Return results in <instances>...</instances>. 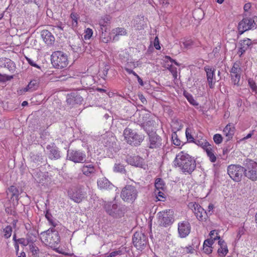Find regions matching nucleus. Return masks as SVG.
Returning a JSON list of instances; mask_svg holds the SVG:
<instances>
[{"label": "nucleus", "mask_w": 257, "mask_h": 257, "mask_svg": "<svg viewBox=\"0 0 257 257\" xmlns=\"http://www.w3.org/2000/svg\"><path fill=\"white\" fill-rule=\"evenodd\" d=\"M173 164L175 167H178L185 174H191L196 167L194 158L184 151L176 155Z\"/></svg>", "instance_id": "f257e3e1"}, {"label": "nucleus", "mask_w": 257, "mask_h": 257, "mask_svg": "<svg viewBox=\"0 0 257 257\" xmlns=\"http://www.w3.org/2000/svg\"><path fill=\"white\" fill-rule=\"evenodd\" d=\"M41 234L44 236L43 242L51 248L57 247L60 241L58 231L54 228H50Z\"/></svg>", "instance_id": "f03ea898"}, {"label": "nucleus", "mask_w": 257, "mask_h": 257, "mask_svg": "<svg viewBox=\"0 0 257 257\" xmlns=\"http://www.w3.org/2000/svg\"><path fill=\"white\" fill-rule=\"evenodd\" d=\"M123 135L127 143L133 146H140L144 140V136L128 127L124 129Z\"/></svg>", "instance_id": "7ed1b4c3"}, {"label": "nucleus", "mask_w": 257, "mask_h": 257, "mask_svg": "<svg viewBox=\"0 0 257 257\" xmlns=\"http://www.w3.org/2000/svg\"><path fill=\"white\" fill-rule=\"evenodd\" d=\"M139 191L136 186L127 185L121 191L120 197L122 200L128 203H133L138 196Z\"/></svg>", "instance_id": "20e7f679"}, {"label": "nucleus", "mask_w": 257, "mask_h": 257, "mask_svg": "<svg viewBox=\"0 0 257 257\" xmlns=\"http://www.w3.org/2000/svg\"><path fill=\"white\" fill-rule=\"evenodd\" d=\"M68 195L74 202L79 203L87 197V193L84 187L81 185H77L69 188Z\"/></svg>", "instance_id": "39448f33"}, {"label": "nucleus", "mask_w": 257, "mask_h": 257, "mask_svg": "<svg viewBox=\"0 0 257 257\" xmlns=\"http://www.w3.org/2000/svg\"><path fill=\"white\" fill-rule=\"evenodd\" d=\"M51 57V63L55 68L63 69L66 67L68 64V56L62 51L53 52Z\"/></svg>", "instance_id": "423d86ee"}, {"label": "nucleus", "mask_w": 257, "mask_h": 257, "mask_svg": "<svg viewBox=\"0 0 257 257\" xmlns=\"http://www.w3.org/2000/svg\"><path fill=\"white\" fill-rule=\"evenodd\" d=\"M244 175L254 181L257 180V163L252 160L246 159L243 164Z\"/></svg>", "instance_id": "0eeeda50"}, {"label": "nucleus", "mask_w": 257, "mask_h": 257, "mask_svg": "<svg viewBox=\"0 0 257 257\" xmlns=\"http://www.w3.org/2000/svg\"><path fill=\"white\" fill-rule=\"evenodd\" d=\"M158 223L159 226L167 227L174 221V211L171 209L159 212L157 214Z\"/></svg>", "instance_id": "6e6552de"}, {"label": "nucleus", "mask_w": 257, "mask_h": 257, "mask_svg": "<svg viewBox=\"0 0 257 257\" xmlns=\"http://www.w3.org/2000/svg\"><path fill=\"white\" fill-rule=\"evenodd\" d=\"M104 208L109 215L115 218L122 216L125 210L124 205H118L116 203H106L104 205Z\"/></svg>", "instance_id": "1a4fd4ad"}, {"label": "nucleus", "mask_w": 257, "mask_h": 257, "mask_svg": "<svg viewBox=\"0 0 257 257\" xmlns=\"http://www.w3.org/2000/svg\"><path fill=\"white\" fill-rule=\"evenodd\" d=\"M148 147L150 149H160L164 146L162 138L156 132H148Z\"/></svg>", "instance_id": "9d476101"}, {"label": "nucleus", "mask_w": 257, "mask_h": 257, "mask_svg": "<svg viewBox=\"0 0 257 257\" xmlns=\"http://www.w3.org/2000/svg\"><path fill=\"white\" fill-rule=\"evenodd\" d=\"M148 243L147 236L141 231L136 232L133 236V243L137 249L142 250Z\"/></svg>", "instance_id": "9b49d317"}, {"label": "nucleus", "mask_w": 257, "mask_h": 257, "mask_svg": "<svg viewBox=\"0 0 257 257\" xmlns=\"http://www.w3.org/2000/svg\"><path fill=\"white\" fill-rule=\"evenodd\" d=\"M243 166L239 165H231L227 168V173L230 177L236 182H239L241 180L243 174L244 175Z\"/></svg>", "instance_id": "f8f14e48"}, {"label": "nucleus", "mask_w": 257, "mask_h": 257, "mask_svg": "<svg viewBox=\"0 0 257 257\" xmlns=\"http://www.w3.org/2000/svg\"><path fill=\"white\" fill-rule=\"evenodd\" d=\"M86 155L84 152L77 150H68L67 159L75 163H83L86 161Z\"/></svg>", "instance_id": "ddd939ff"}, {"label": "nucleus", "mask_w": 257, "mask_h": 257, "mask_svg": "<svg viewBox=\"0 0 257 257\" xmlns=\"http://www.w3.org/2000/svg\"><path fill=\"white\" fill-rule=\"evenodd\" d=\"M197 219L200 221H205L208 218V213L199 204L191 202L189 204Z\"/></svg>", "instance_id": "4468645a"}, {"label": "nucleus", "mask_w": 257, "mask_h": 257, "mask_svg": "<svg viewBox=\"0 0 257 257\" xmlns=\"http://www.w3.org/2000/svg\"><path fill=\"white\" fill-rule=\"evenodd\" d=\"M254 20L250 18H244L238 24V34L240 35L246 31L255 28Z\"/></svg>", "instance_id": "2eb2a0df"}, {"label": "nucleus", "mask_w": 257, "mask_h": 257, "mask_svg": "<svg viewBox=\"0 0 257 257\" xmlns=\"http://www.w3.org/2000/svg\"><path fill=\"white\" fill-rule=\"evenodd\" d=\"M22 191H20L19 188L14 185L10 186L7 190L8 197L10 199L9 201L14 205H17L19 200V195Z\"/></svg>", "instance_id": "dca6fc26"}, {"label": "nucleus", "mask_w": 257, "mask_h": 257, "mask_svg": "<svg viewBox=\"0 0 257 257\" xmlns=\"http://www.w3.org/2000/svg\"><path fill=\"white\" fill-rule=\"evenodd\" d=\"M230 72L231 73V77L233 84L235 85L239 86L240 80V74L241 69L240 67L239 63L237 62L234 63Z\"/></svg>", "instance_id": "f3484780"}, {"label": "nucleus", "mask_w": 257, "mask_h": 257, "mask_svg": "<svg viewBox=\"0 0 257 257\" xmlns=\"http://www.w3.org/2000/svg\"><path fill=\"white\" fill-rule=\"evenodd\" d=\"M126 161L128 164L132 166L145 169V160L139 156H128L126 157Z\"/></svg>", "instance_id": "a211bd4d"}, {"label": "nucleus", "mask_w": 257, "mask_h": 257, "mask_svg": "<svg viewBox=\"0 0 257 257\" xmlns=\"http://www.w3.org/2000/svg\"><path fill=\"white\" fill-rule=\"evenodd\" d=\"M178 231L179 235L181 238H184L188 236L191 231V225L187 221H183L178 223Z\"/></svg>", "instance_id": "6ab92c4d"}, {"label": "nucleus", "mask_w": 257, "mask_h": 257, "mask_svg": "<svg viewBox=\"0 0 257 257\" xmlns=\"http://www.w3.org/2000/svg\"><path fill=\"white\" fill-rule=\"evenodd\" d=\"M204 70L206 73L207 80L209 88L213 89L216 82L215 69L207 65L204 67Z\"/></svg>", "instance_id": "aec40b11"}, {"label": "nucleus", "mask_w": 257, "mask_h": 257, "mask_svg": "<svg viewBox=\"0 0 257 257\" xmlns=\"http://www.w3.org/2000/svg\"><path fill=\"white\" fill-rule=\"evenodd\" d=\"M85 164L81 167L80 170L83 174L87 177H90L91 175L95 173L96 171L94 163L92 162H84Z\"/></svg>", "instance_id": "412c9836"}, {"label": "nucleus", "mask_w": 257, "mask_h": 257, "mask_svg": "<svg viewBox=\"0 0 257 257\" xmlns=\"http://www.w3.org/2000/svg\"><path fill=\"white\" fill-rule=\"evenodd\" d=\"M30 159L31 162L35 165V166L33 165V167H37L45 162L44 157L39 152H31L30 154Z\"/></svg>", "instance_id": "4be33fe9"}, {"label": "nucleus", "mask_w": 257, "mask_h": 257, "mask_svg": "<svg viewBox=\"0 0 257 257\" xmlns=\"http://www.w3.org/2000/svg\"><path fill=\"white\" fill-rule=\"evenodd\" d=\"M39 82L38 80L34 79L31 80L28 85L21 89L17 91L19 95H22L26 92H32L36 90L39 87Z\"/></svg>", "instance_id": "5701e85b"}, {"label": "nucleus", "mask_w": 257, "mask_h": 257, "mask_svg": "<svg viewBox=\"0 0 257 257\" xmlns=\"http://www.w3.org/2000/svg\"><path fill=\"white\" fill-rule=\"evenodd\" d=\"M71 43L70 46L74 52L80 53L83 51L82 49L83 40L79 37L73 38Z\"/></svg>", "instance_id": "b1692460"}, {"label": "nucleus", "mask_w": 257, "mask_h": 257, "mask_svg": "<svg viewBox=\"0 0 257 257\" xmlns=\"http://www.w3.org/2000/svg\"><path fill=\"white\" fill-rule=\"evenodd\" d=\"M219 248L217 249V253L220 257H224L228 252V249L226 243L222 239H219L218 241Z\"/></svg>", "instance_id": "393cba45"}, {"label": "nucleus", "mask_w": 257, "mask_h": 257, "mask_svg": "<svg viewBox=\"0 0 257 257\" xmlns=\"http://www.w3.org/2000/svg\"><path fill=\"white\" fill-rule=\"evenodd\" d=\"M41 37L45 43L48 45H51L54 42L55 38L54 36L47 30H44L42 31Z\"/></svg>", "instance_id": "a878e982"}, {"label": "nucleus", "mask_w": 257, "mask_h": 257, "mask_svg": "<svg viewBox=\"0 0 257 257\" xmlns=\"http://www.w3.org/2000/svg\"><path fill=\"white\" fill-rule=\"evenodd\" d=\"M111 18L109 15L102 17L99 20V25L102 33L106 32L107 26L110 23Z\"/></svg>", "instance_id": "bb28decb"}, {"label": "nucleus", "mask_w": 257, "mask_h": 257, "mask_svg": "<svg viewBox=\"0 0 257 257\" xmlns=\"http://www.w3.org/2000/svg\"><path fill=\"white\" fill-rule=\"evenodd\" d=\"M235 127L233 124H231L230 123H228L224 128L223 133L227 138L226 141H228L230 140L235 133Z\"/></svg>", "instance_id": "cd10ccee"}, {"label": "nucleus", "mask_w": 257, "mask_h": 257, "mask_svg": "<svg viewBox=\"0 0 257 257\" xmlns=\"http://www.w3.org/2000/svg\"><path fill=\"white\" fill-rule=\"evenodd\" d=\"M97 185L99 188L103 189H110L112 187V184L105 177L99 178L97 180Z\"/></svg>", "instance_id": "c85d7f7f"}, {"label": "nucleus", "mask_w": 257, "mask_h": 257, "mask_svg": "<svg viewBox=\"0 0 257 257\" xmlns=\"http://www.w3.org/2000/svg\"><path fill=\"white\" fill-rule=\"evenodd\" d=\"M47 149L50 150V153L49 155L50 159L51 160H56L60 158V152L58 148L56 147H51L50 145H48L47 147Z\"/></svg>", "instance_id": "c756f323"}, {"label": "nucleus", "mask_w": 257, "mask_h": 257, "mask_svg": "<svg viewBox=\"0 0 257 257\" xmlns=\"http://www.w3.org/2000/svg\"><path fill=\"white\" fill-rule=\"evenodd\" d=\"M38 235V232L36 230L34 229H30L27 233L26 238L30 243L35 242Z\"/></svg>", "instance_id": "7c9ffc66"}, {"label": "nucleus", "mask_w": 257, "mask_h": 257, "mask_svg": "<svg viewBox=\"0 0 257 257\" xmlns=\"http://www.w3.org/2000/svg\"><path fill=\"white\" fill-rule=\"evenodd\" d=\"M112 33L115 34L113 40H118L119 36H124L126 34V30L123 28H117L112 30Z\"/></svg>", "instance_id": "2f4dec72"}, {"label": "nucleus", "mask_w": 257, "mask_h": 257, "mask_svg": "<svg viewBox=\"0 0 257 257\" xmlns=\"http://www.w3.org/2000/svg\"><path fill=\"white\" fill-rule=\"evenodd\" d=\"M205 151L206 152L207 157L209 158L210 162L212 163L215 162L216 161V157L213 151L212 145H211L208 148H206Z\"/></svg>", "instance_id": "473e14b6"}, {"label": "nucleus", "mask_w": 257, "mask_h": 257, "mask_svg": "<svg viewBox=\"0 0 257 257\" xmlns=\"http://www.w3.org/2000/svg\"><path fill=\"white\" fill-rule=\"evenodd\" d=\"M45 217L49 221L50 224L53 226V228L56 227L58 224V221L54 219L51 213L49 212V210L47 209L45 212Z\"/></svg>", "instance_id": "72a5a7b5"}, {"label": "nucleus", "mask_w": 257, "mask_h": 257, "mask_svg": "<svg viewBox=\"0 0 257 257\" xmlns=\"http://www.w3.org/2000/svg\"><path fill=\"white\" fill-rule=\"evenodd\" d=\"M4 66L7 67L10 71L14 72L16 69L15 63L10 59L6 58L5 60Z\"/></svg>", "instance_id": "f704fd0d"}, {"label": "nucleus", "mask_w": 257, "mask_h": 257, "mask_svg": "<svg viewBox=\"0 0 257 257\" xmlns=\"http://www.w3.org/2000/svg\"><path fill=\"white\" fill-rule=\"evenodd\" d=\"M155 123V121L152 118L146 121H145L142 123L141 126L145 132L148 134V132H151L148 129V127L153 126Z\"/></svg>", "instance_id": "c9c22d12"}, {"label": "nucleus", "mask_w": 257, "mask_h": 257, "mask_svg": "<svg viewBox=\"0 0 257 257\" xmlns=\"http://www.w3.org/2000/svg\"><path fill=\"white\" fill-rule=\"evenodd\" d=\"M113 171L115 172H118L121 174L126 173V170L125 169L124 166L123 165L120 163H115L113 167Z\"/></svg>", "instance_id": "e433bc0d"}, {"label": "nucleus", "mask_w": 257, "mask_h": 257, "mask_svg": "<svg viewBox=\"0 0 257 257\" xmlns=\"http://www.w3.org/2000/svg\"><path fill=\"white\" fill-rule=\"evenodd\" d=\"M30 252L33 255L37 257L39 253L40 250L39 248L36 245L35 242L30 243L28 245Z\"/></svg>", "instance_id": "4c0bfd02"}, {"label": "nucleus", "mask_w": 257, "mask_h": 257, "mask_svg": "<svg viewBox=\"0 0 257 257\" xmlns=\"http://www.w3.org/2000/svg\"><path fill=\"white\" fill-rule=\"evenodd\" d=\"M194 142H195V144H196L197 145L202 147L204 151H205L206 148H208V147L210 146L211 145L206 140L204 139L197 140Z\"/></svg>", "instance_id": "58836bf2"}, {"label": "nucleus", "mask_w": 257, "mask_h": 257, "mask_svg": "<svg viewBox=\"0 0 257 257\" xmlns=\"http://www.w3.org/2000/svg\"><path fill=\"white\" fill-rule=\"evenodd\" d=\"M184 95L189 102V103L192 105L197 106L198 105V103L197 102V101L194 99L193 96L191 94L187 92L186 91H184Z\"/></svg>", "instance_id": "ea45409f"}, {"label": "nucleus", "mask_w": 257, "mask_h": 257, "mask_svg": "<svg viewBox=\"0 0 257 257\" xmlns=\"http://www.w3.org/2000/svg\"><path fill=\"white\" fill-rule=\"evenodd\" d=\"M165 67L168 69L172 73L174 79L177 77V68L173 66L172 64H166Z\"/></svg>", "instance_id": "a19ab883"}, {"label": "nucleus", "mask_w": 257, "mask_h": 257, "mask_svg": "<svg viewBox=\"0 0 257 257\" xmlns=\"http://www.w3.org/2000/svg\"><path fill=\"white\" fill-rule=\"evenodd\" d=\"M155 186L157 190H163L165 187V183L162 179L157 178L155 181Z\"/></svg>", "instance_id": "79ce46f5"}, {"label": "nucleus", "mask_w": 257, "mask_h": 257, "mask_svg": "<svg viewBox=\"0 0 257 257\" xmlns=\"http://www.w3.org/2000/svg\"><path fill=\"white\" fill-rule=\"evenodd\" d=\"M70 18L72 20V26L76 27L78 25V20L79 19L80 17L78 14L75 13H72L70 15Z\"/></svg>", "instance_id": "37998d69"}, {"label": "nucleus", "mask_w": 257, "mask_h": 257, "mask_svg": "<svg viewBox=\"0 0 257 257\" xmlns=\"http://www.w3.org/2000/svg\"><path fill=\"white\" fill-rule=\"evenodd\" d=\"M239 44L241 47L247 50L252 44V42L250 39L247 38L246 39L241 41Z\"/></svg>", "instance_id": "c03bdc74"}, {"label": "nucleus", "mask_w": 257, "mask_h": 257, "mask_svg": "<svg viewBox=\"0 0 257 257\" xmlns=\"http://www.w3.org/2000/svg\"><path fill=\"white\" fill-rule=\"evenodd\" d=\"M4 237L6 238H9L10 237V236L12 235V227L10 225L7 226L4 229Z\"/></svg>", "instance_id": "a18cd8bd"}, {"label": "nucleus", "mask_w": 257, "mask_h": 257, "mask_svg": "<svg viewBox=\"0 0 257 257\" xmlns=\"http://www.w3.org/2000/svg\"><path fill=\"white\" fill-rule=\"evenodd\" d=\"M247 82L252 91L257 94V86L253 79L249 78Z\"/></svg>", "instance_id": "49530a36"}, {"label": "nucleus", "mask_w": 257, "mask_h": 257, "mask_svg": "<svg viewBox=\"0 0 257 257\" xmlns=\"http://www.w3.org/2000/svg\"><path fill=\"white\" fill-rule=\"evenodd\" d=\"M209 236L210 237V239H213L214 241L216 240H219L221 239L216 230H211L209 233Z\"/></svg>", "instance_id": "de8ad7c7"}, {"label": "nucleus", "mask_w": 257, "mask_h": 257, "mask_svg": "<svg viewBox=\"0 0 257 257\" xmlns=\"http://www.w3.org/2000/svg\"><path fill=\"white\" fill-rule=\"evenodd\" d=\"M172 139L173 143L177 146H180L181 145V141L178 139L177 135L176 133H174L172 135Z\"/></svg>", "instance_id": "09e8293b"}, {"label": "nucleus", "mask_w": 257, "mask_h": 257, "mask_svg": "<svg viewBox=\"0 0 257 257\" xmlns=\"http://www.w3.org/2000/svg\"><path fill=\"white\" fill-rule=\"evenodd\" d=\"M93 31L90 28H87L84 31V38L85 40L89 39L92 36Z\"/></svg>", "instance_id": "8fccbe9b"}, {"label": "nucleus", "mask_w": 257, "mask_h": 257, "mask_svg": "<svg viewBox=\"0 0 257 257\" xmlns=\"http://www.w3.org/2000/svg\"><path fill=\"white\" fill-rule=\"evenodd\" d=\"M220 47H215L213 49L212 53H210L209 54V57H210L211 58L216 57L218 55V53L220 51Z\"/></svg>", "instance_id": "3c124183"}, {"label": "nucleus", "mask_w": 257, "mask_h": 257, "mask_svg": "<svg viewBox=\"0 0 257 257\" xmlns=\"http://www.w3.org/2000/svg\"><path fill=\"white\" fill-rule=\"evenodd\" d=\"M13 78V76H9L7 75L6 74L3 75L2 74H0V82H5L7 81L11 80Z\"/></svg>", "instance_id": "603ef678"}, {"label": "nucleus", "mask_w": 257, "mask_h": 257, "mask_svg": "<svg viewBox=\"0 0 257 257\" xmlns=\"http://www.w3.org/2000/svg\"><path fill=\"white\" fill-rule=\"evenodd\" d=\"M123 254V251L122 249L119 248L117 250L113 251L110 253L106 257H115L118 255H122Z\"/></svg>", "instance_id": "864d4df0"}, {"label": "nucleus", "mask_w": 257, "mask_h": 257, "mask_svg": "<svg viewBox=\"0 0 257 257\" xmlns=\"http://www.w3.org/2000/svg\"><path fill=\"white\" fill-rule=\"evenodd\" d=\"M213 140L215 144H219L222 142V137L220 134H215L213 136Z\"/></svg>", "instance_id": "5fc2aeb1"}, {"label": "nucleus", "mask_w": 257, "mask_h": 257, "mask_svg": "<svg viewBox=\"0 0 257 257\" xmlns=\"http://www.w3.org/2000/svg\"><path fill=\"white\" fill-rule=\"evenodd\" d=\"M245 229L243 226L240 227L238 228L236 235V239L239 240L241 236L245 233Z\"/></svg>", "instance_id": "6e6d98bb"}, {"label": "nucleus", "mask_w": 257, "mask_h": 257, "mask_svg": "<svg viewBox=\"0 0 257 257\" xmlns=\"http://www.w3.org/2000/svg\"><path fill=\"white\" fill-rule=\"evenodd\" d=\"M18 243L19 244H20L24 246H26L27 245H29L30 244V242L28 241L27 239L24 238H20L18 239Z\"/></svg>", "instance_id": "4d7b16f0"}, {"label": "nucleus", "mask_w": 257, "mask_h": 257, "mask_svg": "<svg viewBox=\"0 0 257 257\" xmlns=\"http://www.w3.org/2000/svg\"><path fill=\"white\" fill-rule=\"evenodd\" d=\"M190 129L189 128H187L186 130V137L187 140L190 142H194V138L193 136L191 135V133H189Z\"/></svg>", "instance_id": "13d9d810"}, {"label": "nucleus", "mask_w": 257, "mask_h": 257, "mask_svg": "<svg viewBox=\"0 0 257 257\" xmlns=\"http://www.w3.org/2000/svg\"><path fill=\"white\" fill-rule=\"evenodd\" d=\"M16 206V205H14L11 202H10V205L6 207V212L8 214H12Z\"/></svg>", "instance_id": "bf43d9fd"}, {"label": "nucleus", "mask_w": 257, "mask_h": 257, "mask_svg": "<svg viewBox=\"0 0 257 257\" xmlns=\"http://www.w3.org/2000/svg\"><path fill=\"white\" fill-rule=\"evenodd\" d=\"M165 63L167 64L168 60H169L171 62L174 63L177 66H180V64L178 63L175 60L172 59L170 56H165L164 57Z\"/></svg>", "instance_id": "052dcab7"}, {"label": "nucleus", "mask_w": 257, "mask_h": 257, "mask_svg": "<svg viewBox=\"0 0 257 257\" xmlns=\"http://www.w3.org/2000/svg\"><path fill=\"white\" fill-rule=\"evenodd\" d=\"M26 59L30 65L37 68L41 69V67L38 65H37L33 60L28 57H26Z\"/></svg>", "instance_id": "680f3d73"}, {"label": "nucleus", "mask_w": 257, "mask_h": 257, "mask_svg": "<svg viewBox=\"0 0 257 257\" xmlns=\"http://www.w3.org/2000/svg\"><path fill=\"white\" fill-rule=\"evenodd\" d=\"M214 241L213 239H207L205 240L203 243V246H211L214 243Z\"/></svg>", "instance_id": "e2e57ef3"}, {"label": "nucleus", "mask_w": 257, "mask_h": 257, "mask_svg": "<svg viewBox=\"0 0 257 257\" xmlns=\"http://www.w3.org/2000/svg\"><path fill=\"white\" fill-rule=\"evenodd\" d=\"M105 32L102 33V32L101 31V34L100 35V40L103 43H107L110 38L109 37H105Z\"/></svg>", "instance_id": "0e129e2a"}, {"label": "nucleus", "mask_w": 257, "mask_h": 257, "mask_svg": "<svg viewBox=\"0 0 257 257\" xmlns=\"http://www.w3.org/2000/svg\"><path fill=\"white\" fill-rule=\"evenodd\" d=\"M203 251L204 253L209 254L212 252V247L210 246H203Z\"/></svg>", "instance_id": "69168bd1"}, {"label": "nucleus", "mask_w": 257, "mask_h": 257, "mask_svg": "<svg viewBox=\"0 0 257 257\" xmlns=\"http://www.w3.org/2000/svg\"><path fill=\"white\" fill-rule=\"evenodd\" d=\"M151 112L149 111H147V112H146L144 114H143V120L144 122L147 121L148 120L150 119V116H151Z\"/></svg>", "instance_id": "338daca9"}, {"label": "nucleus", "mask_w": 257, "mask_h": 257, "mask_svg": "<svg viewBox=\"0 0 257 257\" xmlns=\"http://www.w3.org/2000/svg\"><path fill=\"white\" fill-rule=\"evenodd\" d=\"M154 45L155 48L157 50H160L161 47L159 45V38H158V37H156L154 39Z\"/></svg>", "instance_id": "774afa93"}]
</instances>
